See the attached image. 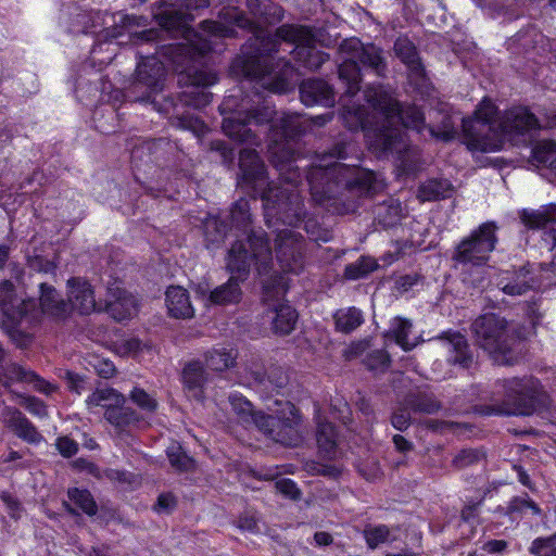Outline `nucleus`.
<instances>
[{"label":"nucleus","mask_w":556,"mask_h":556,"mask_svg":"<svg viewBox=\"0 0 556 556\" xmlns=\"http://www.w3.org/2000/svg\"><path fill=\"white\" fill-rule=\"evenodd\" d=\"M273 330L281 336L289 334L298 321L296 311L288 304H280L275 308Z\"/></svg>","instance_id":"nucleus-37"},{"label":"nucleus","mask_w":556,"mask_h":556,"mask_svg":"<svg viewBox=\"0 0 556 556\" xmlns=\"http://www.w3.org/2000/svg\"><path fill=\"white\" fill-rule=\"evenodd\" d=\"M39 289V304L37 303L39 314L34 319L33 325L39 321L41 315H48L55 319H65L71 314L68 301L63 300L54 287L41 282Z\"/></svg>","instance_id":"nucleus-21"},{"label":"nucleus","mask_w":556,"mask_h":556,"mask_svg":"<svg viewBox=\"0 0 556 556\" xmlns=\"http://www.w3.org/2000/svg\"><path fill=\"white\" fill-rule=\"evenodd\" d=\"M21 405L24 406L30 414L43 418L48 415L47 406L45 403L35 396L21 395Z\"/></svg>","instance_id":"nucleus-52"},{"label":"nucleus","mask_w":556,"mask_h":556,"mask_svg":"<svg viewBox=\"0 0 556 556\" xmlns=\"http://www.w3.org/2000/svg\"><path fill=\"white\" fill-rule=\"evenodd\" d=\"M217 81V76L206 68H198L195 66L184 65L178 74V84L188 87L187 90L180 92L177 97H173L177 104L176 111L164 113L173 118V125L192 131L197 137L203 135L206 130L205 124L189 113L180 111V108L191 106L202 109L212 100V93L206 90L207 87Z\"/></svg>","instance_id":"nucleus-10"},{"label":"nucleus","mask_w":556,"mask_h":556,"mask_svg":"<svg viewBox=\"0 0 556 556\" xmlns=\"http://www.w3.org/2000/svg\"><path fill=\"white\" fill-rule=\"evenodd\" d=\"M227 25L249 29L252 36L243 47L242 54L232 63V70L244 77L241 86L231 90L220 105L224 117L223 130L229 138L260 146L262 139L252 126L270 124L265 132L269 160L279 174V186L271 185L263 161L254 149L244 148L239 152V167L244 184L261 195L264 217L270 228L281 222L283 225L304 228L315 241H328V233L315 232L312 220L304 222L303 198L298 189L302 182L299 160L294 154L293 141L304 131L302 117L296 113H283L274 122L276 111L260 88L275 93H286L292 87L294 68L281 50L293 54V60L305 68L318 70L329 55L315 48V37L306 26L282 25L275 34L255 26L245 14L235 7L220 11Z\"/></svg>","instance_id":"nucleus-1"},{"label":"nucleus","mask_w":556,"mask_h":556,"mask_svg":"<svg viewBox=\"0 0 556 556\" xmlns=\"http://www.w3.org/2000/svg\"><path fill=\"white\" fill-rule=\"evenodd\" d=\"M556 547V533L549 535V536H541L536 538L532 541L529 552L532 555H540L542 554L543 549L545 548H554Z\"/></svg>","instance_id":"nucleus-57"},{"label":"nucleus","mask_w":556,"mask_h":556,"mask_svg":"<svg viewBox=\"0 0 556 556\" xmlns=\"http://www.w3.org/2000/svg\"><path fill=\"white\" fill-rule=\"evenodd\" d=\"M485 399L488 403L475 406L483 416H529L549 405L541 382L532 376L497 380Z\"/></svg>","instance_id":"nucleus-7"},{"label":"nucleus","mask_w":556,"mask_h":556,"mask_svg":"<svg viewBox=\"0 0 556 556\" xmlns=\"http://www.w3.org/2000/svg\"><path fill=\"white\" fill-rule=\"evenodd\" d=\"M27 382L33 383L34 389L45 395H51L58 389L56 386L47 381L46 379H43L42 377H40L33 370L30 372V376H29Z\"/></svg>","instance_id":"nucleus-56"},{"label":"nucleus","mask_w":556,"mask_h":556,"mask_svg":"<svg viewBox=\"0 0 556 556\" xmlns=\"http://www.w3.org/2000/svg\"><path fill=\"white\" fill-rule=\"evenodd\" d=\"M452 185L447 179L432 178L422 182L418 188V199L422 202L437 201L451 195Z\"/></svg>","instance_id":"nucleus-30"},{"label":"nucleus","mask_w":556,"mask_h":556,"mask_svg":"<svg viewBox=\"0 0 556 556\" xmlns=\"http://www.w3.org/2000/svg\"><path fill=\"white\" fill-rule=\"evenodd\" d=\"M391 425L399 431H405L409 427L410 414L407 407H400L392 414Z\"/></svg>","instance_id":"nucleus-58"},{"label":"nucleus","mask_w":556,"mask_h":556,"mask_svg":"<svg viewBox=\"0 0 556 556\" xmlns=\"http://www.w3.org/2000/svg\"><path fill=\"white\" fill-rule=\"evenodd\" d=\"M62 378L66 381L70 391L80 395L86 390V380L73 371L66 370Z\"/></svg>","instance_id":"nucleus-54"},{"label":"nucleus","mask_w":556,"mask_h":556,"mask_svg":"<svg viewBox=\"0 0 556 556\" xmlns=\"http://www.w3.org/2000/svg\"><path fill=\"white\" fill-rule=\"evenodd\" d=\"M68 303L71 312L77 309L80 314H90L94 311H102V303L97 302L91 285L80 277L67 280Z\"/></svg>","instance_id":"nucleus-19"},{"label":"nucleus","mask_w":556,"mask_h":556,"mask_svg":"<svg viewBox=\"0 0 556 556\" xmlns=\"http://www.w3.org/2000/svg\"><path fill=\"white\" fill-rule=\"evenodd\" d=\"M424 130H428L431 137H435L443 141H450L456 135L455 125L451 116H444L441 126L438 128L425 124L422 131Z\"/></svg>","instance_id":"nucleus-47"},{"label":"nucleus","mask_w":556,"mask_h":556,"mask_svg":"<svg viewBox=\"0 0 556 556\" xmlns=\"http://www.w3.org/2000/svg\"><path fill=\"white\" fill-rule=\"evenodd\" d=\"M245 371L260 386H266L267 369L258 357H251L245 363Z\"/></svg>","instance_id":"nucleus-50"},{"label":"nucleus","mask_w":556,"mask_h":556,"mask_svg":"<svg viewBox=\"0 0 556 556\" xmlns=\"http://www.w3.org/2000/svg\"><path fill=\"white\" fill-rule=\"evenodd\" d=\"M248 8L254 17L266 24H275L283 17L282 8L273 0H247Z\"/></svg>","instance_id":"nucleus-27"},{"label":"nucleus","mask_w":556,"mask_h":556,"mask_svg":"<svg viewBox=\"0 0 556 556\" xmlns=\"http://www.w3.org/2000/svg\"><path fill=\"white\" fill-rule=\"evenodd\" d=\"M207 381L208 375L200 361H191L186 364L182 370V382L189 397L202 402Z\"/></svg>","instance_id":"nucleus-23"},{"label":"nucleus","mask_w":556,"mask_h":556,"mask_svg":"<svg viewBox=\"0 0 556 556\" xmlns=\"http://www.w3.org/2000/svg\"><path fill=\"white\" fill-rule=\"evenodd\" d=\"M305 244L301 235L292 229L278 230L276 237V258L286 273L300 274L305 265Z\"/></svg>","instance_id":"nucleus-15"},{"label":"nucleus","mask_w":556,"mask_h":556,"mask_svg":"<svg viewBox=\"0 0 556 556\" xmlns=\"http://www.w3.org/2000/svg\"><path fill=\"white\" fill-rule=\"evenodd\" d=\"M106 478L111 481H117L123 484L131 485L136 481V476L129 471L110 469L106 471Z\"/></svg>","instance_id":"nucleus-63"},{"label":"nucleus","mask_w":556,"mask_h":556,"mask_svg":"<svg viewBox=\"0 0 556 556\" xmlns=\"http://www.w3.org/2000/svg\"><path fill=\"white\" fill-rule=\"evenodd\" d=\"M374 215L379 225L384 228L393 227L403 217L401 203L396 199L389 198L375 206Z\"/></svg>","instance_id":"nucleus-29"},{"label":"nucleus","mask_w":556,"mask_h":556,"mask_svg":"<svg viewBox=\"0 0 556 556\" xmlns=\"http://www.w3.org/2000/svg\"><path fill=\"white\" fill-rule=\"evenodd\" d=\"M91 366L96 370V372L105 379L113 377L116 371L115 365L108 358H99L94 357L92 362H90Z\"/></svg>","instance_id":"nucleus-53"},{"label":"nucleus","mask_w":556,"mask_h":556,"mask_svg":"<svg viewBox=\"0 0 556 556\" xmlns=\"http://www.w3.org/2000/svg\"><path fill=\"white\" fill-rule=\"evenodd\" d=\"M520 218L530 229L546 228L549 224L556 223V204H549L536 211L525 210Z\"/></svg>","instance_id":"nucleus-31"},{"label":"nucleus","mask_w":556,"mask_h":556,"mask_svg":"<svg viewBox=\"0 0 556 556\" xmlns=\"http://www.w3.org/2000/svg\"><path fill=\"white\" fill-rule=\"evenodd\" d=\"M31 370L16 363L0 368V386L10 388L14 382H27Z\"/></svg>","instance_id":"nucleus-38"},{"label":"nucleus","mask_w":556,"mask_h":556,"mask_svg":"<svg viewBox=\"0 0 556 556\" xmlns=\"http://www.w3.org/2000/svg\"><path fill=\"white\" fill-rule=\"evenodd\" d=\"M527 509L531 510L532 515H540L541 508L531 498L526 495L525 497L515 496L513 497L507 506V514H523Z\"/></svg>","instance_id":"nucleus-46"},{"label":"nucleus","mask_w":556,"mask_h":556,"mask_svg":"<svg viewBox=\"0 0 556 556\" xmlns=\"http://www.w3.org/2000/svg\"><path fill=\"white\" fill-rule=\"evenodd\" d=\"M496 110L489 100H483L472 117L462 119L464 142L470 151L495 152L503 148L504 138L529 144L541 126L533 113L527 108L508 110L495 128L493 122Z\"/></svg>","instance_id":"nucleus-5"},{"label":"nucleus","mask_w":556,"mask_h":556,"mask_svg":"<svg viewBox=\"0 0 556 556\" xmlns=\"http://www.w3.org/2000/svg\"><path fill=\"white\" fill-rule=\"evenodd\" d=\"M364 538L369 548L375 549L383 543L396 540L391 530L386 525L368 526L364 529Z\"/></svg>","instance_id":"nucleus-39"},{"label":"nucleus","mask_w":556,"mask_h":556,"mask_svg":"<svg viewBox=\"0 0 556 556\" xmlns=\"http://www.w3.org/2000/svg\"><path fill=\"white\" fill-rule=\"evenodd\" d=\"M67 495L68 498L88 516H94L97 514L98 506L88 490L73 488L67 491Z\"/></svg>","instance_id":"nucleus-43"},{"label":"nucleus","mask_w":556,"mask_h":556,"mask_svg":"<svg viewBox=\"0 0 556 556\" xmlns=\"http://www.w3.org/2000/svg\"><path fill=\"white\" fill-rule=\"evenodd\" d=\"M251 254L242 242L231 245L227 256V269L232 276L227 282L208 292V301L215 305H228L238 303L242 296L240 283L244 281L254 266L256 271H268L271 264V248L266 244L264 233L256 232L250 236Z\"/></svg>","instance_id":"nucleus-8"},{"label":"nucleus","mask_w":556,"mask_h":556,"mask_svg":"<svg viewBox=\"0 0 556 556\" xmlns=\"http://www.w3.org/2000/svg\"><path fill=\"white\" fill-rule=\"evenodd\" d=\"M378 264L375 258L369 256H361L356 262L345 266L344 276L351 280H357L377 268Z\"/></svg>","instance_id":"nucleus-42"},{"label":"nucleus","mask_w":556,"mask_h":556,"mask_svg":"<svg viewBox=\"0 0 556 556\" xmlns=\"http://www.w3.org/2000/svg\"><path fill=\"white\" fill-rule=\"evenodd\" d=\"M130 399L138 407L147 412H153L157 406L156 400L138 387L131 390Z\"/></svg>","instance_id":"nucleus-51"},{"label":"nucleus","mask_w":556,"mask_h":556,"mask_svg":"<svg viewBox=\"0 0 556 556\" xmlns=\"http://www.w3.org/2000/svg\"><path fill=\"white\" fill-rule=\"evenodd\" d=\"M413 325L410 320L402 317L392 319L388 336L391 337L397 345L404 351H410L417 345V341H410L408 336L412 332Z\"/></svg>","instance_id":"nucleus-35"},{"label":"nucleus","mask_w":556,"mask_h":556,"mask_svg":"<svg viewBox=\"0 0 556 556\" xmlns=\"http://www.w3.org/2000/svg\"><path fill=\"white\" fill-rule=\"evenodd\" d=\"M144 16L125 14L123 12L109 13L106 11L84 10L75 7L68 13L67 30L72 34H94L97 45L91 49L96 54L102 41L109 39L118 40L127 35L129 41L136 46L154 42L159 37V30L154 28L138 31L139 27L147 26Z\"/></svg>","instance_id":"nucleus-6"},{"label":"nucleus","mask_w":556,"mask_h":556,"mask_svg":"<svg viewBox=\"0 0 556 556\" xmlns=\"http://www.w3.org/2000/svg\"><path fill=\"white\" fill-rule=\"evenodd\" d=\"M160 10L154 13L157 24L168 31H176L186 42L155 45L153 52L137 51L140 60L137 64L136 76L128 88V97L134 102L151 103L160 113H169L177 110L172 96L164 97L162 102L156 98L164 88L165 66L157 55L163 56L175 65V70H182L184 65L203 56L211 51H218L217 40L237 35L236 28L230 27L220 17V21H204L202 31L191 28L193 10L206 8L210 0H161Z\"/></svg>","instance_id":"nucleus-3"},{"label":"nucleus","mask_w":556,"mask_h":556,"mask_svg":"<svg viewBox=\"0 0 556 556\" xmlns=\"http://www.w3.org/2000/svg\"><path fill=\"white\" fill-rule=\"evenodd\" d=\"M276 488L281 494L291 500H298L301 495V491L299 490L296 483L291 479L285 478L277 481Z\"/></svg>","instance_id":"nucleus-59"},{"label":"nucleus","mask_w":556,"mask_h":556,"mask_svg":"<svg viewBox=\"0 0 556 556\" xmlns=\"http://www.w3.org/2000/svg\"><path fill=\"white\" fill-rule=\"evenodd\" d=\"M105 419L116 428L124 429L139 421V415L124 403L110 405L104 413Z\"/></svg>","instance_id":"nucleus-34"},{"label":"nucleus","mask_w":556,"mask_h":556,"mask_svg":"<svg viewBox=\"0 0 556 556\" xmlns=\"http://www.w3.org/2000/svg\"><path fill=\"white\" fill-rule=\"evenodd\" d=\"M556 161V142L554 140L536 141L532 148L531 164L547 169Z\"/></svg>","instance_id":"nucleus-36"},{"label":"nucleus","mask_w":556,"mask_h":556,"mask_svg":"<svg viewBox=\"0 0 556 556\" xmlns=\"http://www.w3.org/2000/svg\"><path fill=\"white\" fill-rule=\"evenodd\" d=\"M177 505L176 497L172 493H162L157 497L154 509L157 513H170Z\"/></svg>","instance_id":"nucleus-62"},{"label":"nucleus","mask_w":556,"mask_h":556,"mask_svg":"<svg viewBox=\"0 0 556 556\" xmlns=\"http://www.w3.org/2000/svg\"><path fill=\"white\" fill-rule=\"evenodd\" d=\"M165 147L172 149L169 142L165 139H154L150 141H142L140 144H137L130 154L131 162L138 166L139 162H143L146 164L150 162H159V151L163 150Z\"/></svg>","instance_id":"nucleus-28"},{"label":"nucleus","mask_w":556,"mask_h":556,"mask_svg":"<svg viewBox=\"0 0 556 556\" xmlns=\"http://www.w3.org/2000/svg\"><path fill=\"white\" fill-rule=\"evenodd\" d=\"M433 340L446 352V359L453 365L467 369L473 363V354L464 334L458 331H444Z\"/></svg>","instance_id":"nucleus-17"},{"label":"nucleus","mask_w":556,"mask_h":556,"mask_svg":"<svg viewBox=\"0 0 556 556\" xmlns=\"http://www.w3.org/2000/svg\"><path fill=\"white\" fill-rule=\"evenodd\" d=\"M228 400L232 410L243 422L252 421L273 441L287 446H296L302 442L300 416L292 403L279 404L281 408L275 414L265 415L255 414L252 403L239 393H230Z\"/></svg>","instance_id":"nucleus-9"},{"label":"nucleus","mask_w":556,"mask_h":556,"mask_svg":"<svg viewBox=\"0 0 556 556\" xmlns=\"http://www.w3.org/2000/svg\"><path fill=\"white\" fill-rule=\"evenodd\" d=\"M238 528L243 531L256 533L260 531L258 519L254 515L247 513L239 517Z\"/></svg>","instance_id":"nucleus-64"},{"label":"nucleus","mask_w":556,"mask_h":556,"mask_svg":"<svg viewBox=\"0 0 556 556\" xmlns=\"http://www.w3.org/2000/svg\"><path fill=\"white\" fill-rule=\"evenodd\" d=\"M0 312L10 327L33 325L39 314L35 299L22 300L17 296L14 283L4 279L0 282Z\"/></svg>","instance_id":"nucleus-14"},{"label":"nucleus","mask_w":556,"mask_h":556,"mask_svg":"<svg viewBox=\"0 0 556 556\" xmlns=\"http://www.w3.org/2000/svg\"><path fill=\"white\" fill-rule=\"evenodd\" d=\"M250 202L247 199H239L232 204L229 214V223L228 225L224 219H220L216 216H208L205 218L203 227H204V236L208 243L215 244L219 243L226 237L228 230L236 229L242 236L245 237L244 240H237V242H242L245 244L249 254H251L252 250L250 247V236L256 232H263L266 244L270 248L269 239L267 233L263 229H254L252 227V214H251Z\"/></svg>","instance_id":"nucleus-13"},{"label":"nucleus","mask_w":556,"mask_h":556,"mask_svg":"<svg viewBox=\"0 0 556 556\" xmlns=\"http://www.w3.org/2000/svg\"><path fill=\"white\" fill-rule=\"evenodd\" d=\"M497 230L498 227L494 222L482 223L469 236L463 238L453 251L452 260L457 268L477 269V277L464 276V281L475 288L483 287L485 278L480 269L488 264L491 253L496 248Z\"/></svg>","instance_id":"nucleus-11"},{"label":"nucleus","mask_w":556,"mask_h":556,"mask_svg":"<svg viewBox=\"0 0 556 556\" xmlns=\"http://www.w3.org/2000/svg\"><path fill=\"white\" fill-rule=\"evenodd\" d=\"M166 454L173 468L178 471H190L194 468V459L187 455L178 443H172Z\"/></svg>","instance_id":"nucleus-41"},{"label":"nucleus","mask_w":556,"mask_h":556,"mask_svg":"<svg viewBox=\"0 0 556 556\" xmlns=\"http://www.w3.org/2000/svg\"><path fill=\"white\" fill-rule=\"evenodd\" d=\"M27 264L30 269L38 271V273L48 274V273H52L55 268V265L53 264V262H51L40 255H35V256L28 257Z\"/></svg>","instance_id":"nucleus-60"},{"label":"nucleus","mask_w":556,"mask_h":556,"mask_svg":"<svg viewBox=\"0 0 556 556\" xmlns=\"http://www.w3.org/2000/svg\"><path fill=\"white\" fill-rule=\"evenodd\" d=\"M288 382V378L280 367H273L267 370L266 386L273 387L274 389L283 388Z\"/></svg>","instance_id":"nucleus-55"},{"label":"nucleus","mask_w":556,"mask_h":556,"mask_svg":"<svg viewBox=\"0 0 556 556\" xmlns=\"http://www.w3.org/2000/svg\"><path fill=\"white\" fill-rule=\"evenodd\" d=\"M471 331L476 343L494 361L507 362V355L517 340L515 328L510 323L497 314L485 313L472 321Z\"/></svg>","instance_id":"nucleus-12"},{"label":"nucleus","mask_w":556,"mask_h":556,"mask_svg":"<svg viewBox=\"0 0 556 556\" xmlns=\"http://www.w3.org/2000/svg\"><path fill=\"white\" fill-rule=\"evenodd\" d=\"M56 448L64 457H72L78 451V444L68 437H61L56 440Z\"/></svg>","instance_id":"nucleus-61"},{"label":"nucleus","mask_w":556,"mask_h":556,"mask_svg":"<svg viewBox=\"0 0 556 556\" xmlns=\"http://www.w3.org/2000/svg\"><path fill=\"white\" fill-rule=\"evenodd\" d=\"M390 364V356L383 350H375L370 352L365 358V365L368 369L374 371H383Z\"/></svg>","instance_id":"nucleus-49"},{"label":"nucleus","mask_w":556,"mask_h":556,"mask_svg":"<svg viewBox=\"0 0 556 556\" xmlns=\"http://www.w3.org/2000/svg\"><path fill=\"white\" fill-rule=\"evenodd\" d=\"M238 353L233 349L216 346L204 355L207 367L214 371H224L236 364Z\"/></svg>","instance_id":"nucleus-32"},{"label":"nucleus","mask_w":556,"mask_h":556,"mask_svg":"<svg viewBox=\"0 0 556 556\" xmlns=\"http://www.w3.org/2000/svg\"><path fill=\"white\" fill-rule=\"evenodd\" d=\"M536 285L535 275L530 265L518 269L501 270L496 276V286L507 295L517 296L532 290Z\"/></svg>","instance_id":"nucleus-16"},{"label":"nucleus","mask_w":556,"mask_h":556,"mask_svg":"<svg viewBox=\"0 0 556 556\" xmlns=\"http://www.w3.org/2000/svg\"><path fill=\"white\" fill-rule=\"evenodd\" d=\"M341 64L338 66L340 81L345 91L340 98L346 114L354 116L351 127L366 130L369 148L379 156L392 155L396 166L405 175H415L421 168L420 150L412 146L404 129L422 134L425 116L416 105H401L382 86L366 87L363 98L372 110L375 125L363 105L350 103V98L361 90V66L376 76L386 75L388 64L382 49L357 38L345 39L339 47Z\"/></svg>","instance_id":"nucleus-2"},{"label":"nucleus","mask_w":556,"mask_h":556,"mask_svg":"<svg viewBox=\"0 0 556 556\" xmlns=\"http://www.w3.org/2000/svg\"><path fill=\"white\" fill-rule=\"evenodd\" d=\"M336 329L342 333H351L364 323L363 312L355 307L340 308L333 314Z\"/></svg>","instance_id":"nucleus-33"},{"label":"nucleus","mask_w":556,"mask_h":556,"mask_svg":"<svg viewBox=\"0 0 556 556\" xmlns=\"http://www.w3.org/2000/svg\"><path fill=\"white\" fill-rule=\"evenodd\" d=\"M301 101L306 106L320 104L332 106L334 104L333 89L323 79H306L300 85Z\"/></svg>","instance_id":"nucleus-22"},{"label":"nucleus","mask_w":556,"mask_h":556,"mask_svg":"<svg viewBox=\"0 0 556 556\" xmlns=\"http://www.w3.org/2000/svg\"><path fill=\"white\" fill-rule=\"evenodd\" d=\"M316 437L320 450L328 454L334 450L337 444V433L332 424L318 420Z\"/></svg>","instance_id":"nucleus-44"},{"label":"nucleus","mask_w":556,"mask_h":556,"mask_svg":"<svg viewBox=\"0 0 556 556\" xmlns=\"http://www.w3.org/2000/svg\"><path fill=\"white\" fill-rule=\"evenodd\" d=\"M348 146L337 142L329 153L318 155L305 174L313 201L338 214L353 212L356 199L380 189L374 172L338 162L348 155Z\"/></svg>","instance_id":"nucleus-4"},{"label":"nucleus","mask_w":556,"mask_h":556,"mask_svg":"<svg viewBox=\"0 0 556 556\" xmlns=\"http://www.w3.org/2000/svg\"><path fill=\"white\" fill-rule=\"evenodd\" d=\"M102 309H105L115 320L122 321L136 314L137 301L132 294L118 285H112L108 288Z\"/></svg>","instance_id":"nucleus-20"},{"label":"nucleus","mask_w":556,"mask_h":556,"mask_svg":"<svg viewBox=\"0 0 556 556\" xmlns=\"http://www.w3.org/2000/svg\"><path fill=\"white\" fill-rule=\"evenodd\" d=\"M166 306L170 316L189 318L193 315L189 294L181 287L172 286L166 291Z\"/></svg>","instance_id":"nucleus-25"},{"label":"nucleus","mask_w":556,"mask_h":556,"mask_svg":"<svg viewBox=\"0 0 556 556\" xmlns=\"http://www.w3.org/2000/svg\"><path fill=\"white\" fill-rule=\"evenodd\" d=\"M407 407L415 413L434 414L441 408V404L432 394L418 393L406 401Z\"/></svg>","instance_id":"nucleus-40"},{"label":"nucleus","mask_w":556,"mask_h":556,"mask_svg":"<svg viewBox=\"0 0 556 556\" xmlns=\"http://www.w3.org/2000/svg\"><path fill=\"white\" fill-rule=\"evenodd\" d=\"M394 52L407 66L409 83L418 88L426 87V72L415 45L407 37H399L394 42Z\"/></svg>","instance_id":"nucleus-18"},{"label":"nucleus","mask_w":556,"mask_h":556,"mask_svg":"<svg viewBox=\"0 0 556 556\" xmlns=\"http://www.w3.org/2000/svg\"><path fill=\"white\" fill-rule=\"evenodd\" d=\"M484 453L477 448H464L453 459V465L458 469L471 466L481 462Z\"/></svg>","instance_id":"nucleus-48"},{"label":"nucleus","mask_w":556,"mask_h":556,"mask_svg":"<svg viewBox=\"0 0 556 556\" xmlns=\"http://www.w3.org/2000/svg\"><path fill=\"white\" fill-rule=\"evenodd\" d=\"M86 402L89 406H103L108 408L115 403H125V397L113 389H103L94 391L88 396Z\"/></svg>","instance_id":"nucleus-45"},{"label":"nucleus","mask_w":556,"mask_h":556,"mask_svg":"<svg viewBox=\"0 0 556 556\" xmlns=\"http://www.w3.org/2000/svg\"><path fill=\"white\" fill-rule=\"evenodd\" d=\"M258 276L262 278L263 286V299L264 301H278L280 298L285 295L287 292V281L286 278L280 275L278 271L274 270V260L271 258L270 267L267 273L260 274Z\"/></svg>","instance_id":"nucleus-26"},{"label":"nucleus","mask_w":556,"mask_h":556,"mask_svg":"<svg viewBox=\"0 0 556 556\" xmlns=\"http://www.w3.org/2000/svg\"><path fill=\"white\" fill-rule=\"evenodd\" d=\"M3 420L14 433L28 443H38L42 435L26 416L14 407H4L2 412Z\"/></svg>","instance_id":"nucleus-24"}]
</instances>
